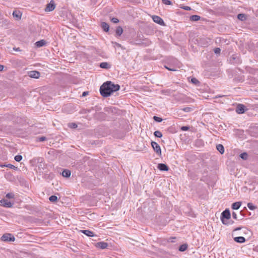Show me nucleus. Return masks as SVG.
I'll use <instances>...</instances> for the list:
<instances>
[{"instance_id": "nucleus-1", "label": "nucleus", "mask_w": 258, "mask_h": 258, "mask_svg": "<svg viewBox=\"0 0 258 258\" xmlns=\"http://www.w3.org/2000/svg\"><path fill=\"white\" fill-rule=\"evenodd\" d=\"M120 88L119 85L114 84L111 82H106L100 87L101 95L105 97L110 96L112 93L118 91Z\"/></svg>"}, {"instance_id": "nucleus-2", "label": "nucleus", "mask_w": 258, "mask_h": 258, "mask_svg": "<svg viewBox=\"0 0 258 258\" xmlns=\"http://www.w3.org/2000/svg\"><path fill=\"white\" fill-rule=\"evenodd\" d=\"M231 215L228 209H226L222 213L221 216V220L223 224H228V221L230 219Z\"/></svg>"}, {"instance_id": "nucleus-3", "label": "nucleus", "mask_w": 258, "mask_h": 258, "mask_svg": "<svg viewBox=\"0 0 258 258\" xmlns=\"http://www.w3.org/2000/svg\"><path fill=\"white\" fill-rule=\"evenodd\" d=\"M151 146L154 149V151L158 154L159 156L161 155V150L160 146L155 142H151Z\"/></svg>"}, {"instance_id": "nucleus-4", "label": "nucleus", "mask_w": 258, "mask_h": 258, "mask_svg": "<svg viewBox=\"0 0 258 258\" xmlns=\"http://www.w3.org/2000/svg\"><path fill=\"white\" fill-rule=\"evenodd\" d=\"M1 239L4 241H14L15 240L14 236L10 233H6L4 234Z\"/></svg>"}, {"instance_id": "nucleus-5", "label": "nucleus", "mask_w": 258, "mask_h": 258, "mask_svg": "<svg viewBox=\"0 0 258 258\" xmlns=\"http://www.w3.org/2000/svg\"><path fill=\"white\" fill-rule=\"evenodd\" d=\"M237 231H241V233H243L244 234L247 235H250L251 234V231L248 230L246 227H238L233 230V232H235Z\"/></svg>"}, {"instance_id": "nucleus-6", "label": "nucleus", "mask_w": 258, "mask_h": 258, "mask_svg": "<svg viewBox=\"0 0 258 258\" xmlns=\"http://www.w3.org/2000/svg\"><path fill=\"white\" fill-rule=\"evenodd\" d=\"M55 8V5L53 1H51L49 4L46 5L45 9V11L49 12L54 10Z\"/></svg>"}, {"instance_id": "nucleus-7", "label": "nucleus", "mask_w": 258, "mask_h": 258, "mask_svg": "<svg viewBox=\"0 0 258 258\" xmlns=\"http://www.w3.org/2000/svg\"><path fill=\"white\" fill-rule=\"evenodd\" d=\"M152 19L154 22L161 25H164V22L163 19L160 17L154 15L152 16Z\"/></svg>"}, {"instance_id": "nucleus-8", "label": "nucleus", "mask_w": 258, "mask_h": 258, "mask_svg": "<svg viewBox=\"0 0 258 258\" xmlns=\"http://www.w3.org/2000/svg\"><path fill=\"white\" fill-rule=\"evenodd\" d=\"M0 205L7 208L12 207L13 204L9 201L6 199H2L0 201Z\"/></svg>"}, {"instance_id": "nucleus-9", "label": "nucleus", "mask_w": 258, "mask_h": 258, "mask_svg": "<svg viewBox=\"0 0 258 258\" xmlns=\"http://www.w3.org/2000/svg\"><path fill=\"white\" fill-rule=\"evenodd\" d=\"M29 76L32 78L38 79L40 77V73L36 71H32L29 72Z\"/></svg>"}, {"instance_id": "nucleus-10", "label": "nucleus", "mask_w": 258, "mask_h": 258, "mask_svg": "<svg viewBox=\"0 0 258 258\" xmlns=\"http://www.w3.org/2000/svg\"><path fill=\"white\" fill-rule=\"evenodd\" d=\"M108 246V244L104 242H99L95 243V246L101 249H104Z\"/></svg>"}, {"instance_id": "nucleus-11", "label": "nucleus", "mask_w": 258, "mask_h": 258, "mask_svg": "<svg viewBox=\"0 0 258 258\" xmlns=\"http://www.w3.org/2000/svg\"><path fill=\"white\" fill-rule=\"evenodd\" d=\"M245 106L242 104H238L237 106L236 111L239 114H241L244 112Z\"/></svg>"}, {"instance_id": "nucleus-12", "label": "nucleus", "mask_w": 258, "mask_h": 258, "mask_svg": "<svg viewBox=\"0 0 258 258\" xmlns=\"http://www.w3.org/2000/svg\"><path fill=\"white\" fill-rule=\"evenodd\" d=\"M158 168L161 171H168L169 170V167L163 163L158 164Z\"/></svg>"}, {"instance_id": "nucleus-13", "label": "nucleus", "mask_w": 258, "mask_h": 258, "mask_svg": "<svg viewBox=\"0 0 258 258\" xmlns=\"http://www.w3.org/2000/svg\"><path fill=\"white\" fill-rule=\"evenodd\" d=\"M234 240L238 243H244L245 241V239L242 236H238L234 238Z\"/></svg>"}, {"instance_id": "nucleus-14", "label": "nucleus", "mask_w": 258, "mask_h": 258, "mask_svg": "<svg viewBox=\"0 0 258 258\" xmlns=\"http://www.w3.org/2000/svg\"><path fill=\"white\" fill-rule=\"evenodd\" d=\"M46 43L45 40H41L40 41H37L35 43V44L36 46V47H42V46H43L45 45Z\"/></svg>"}, {"instance_id": "nucleus-15", "label": "nucleus", "mask_w": 258, "mask_h": 258, "mask_svg": "<svg viewBox=\"0 0 258 258\" xmlns=\"http://www.w3.org/2000/svg\"><path fill=\"white\" fill-rule=\"evenodd\" d=\"M102 28L105 32H108L109 29V26L108 24L105 22H102L101 24Z\"/></svg>"}, {"instance_id": "nucleus-16", "label": "nucleus", "mask_w": 258, "mask_h": 258, "mask_svg": "<svg viewBox=\"0 0 258 258\" xmlns=\"http://www.w3.org/2000/svg\"><path fill=\"white\" fill-rule=\"evenodd\" d=\"M241 203L240 202L234 203L232 205V208L234 210H237L240 208V207L241 206Z\"/></svg>"}, {"instance_id": "nucleus-17", "label": "nucleus", "mask_w": 258, "mask_h": 258, "mask_svg": "<svg viewBox=\"0 0 258 258\" xmlns=\"http://www.w3.org/2000/svg\"><path fill=\"white\" fill-rule=\"evenodd\" d=\"M216 148L217 150L221 154H223L224 152V148L223 146L221 144H218L216 146Z\"/></svg>"}, {"instance_id": "nucleus-18", "label": "nucleus", "mask_w": 258, "mask_h": 258, "mask_svg": "<svg viewBox=\"0 0 258 258\" xmlns=\"http://www.w3.org/2000/svg\"><path fill=\"white\" fill-rule=\"evenodd\" d=\"M80 231L88 236L92 237V236H94L93 232H92L90 230H81Z\"/></svg>"}, {"instance_id": "nucleus-19", "label": "nucleus", "mask_w": 258, "mask_h": 258, "mask_svg": "<svg viewBox=\"0 0 258 258\" xmlns=\"http://www.w3.org/2000/svg\"><path fill=\"white\" fill-rule=\"evenodd\" d=\"M100 67L102 69H109L110 68V66L106 62H103L100 64Z\"/></svg>"}, {"instance_id": "nucleus-20", "label": "nucleus", "mask_w": 258, "mask_h": 258, "mask_svg": "<svg viewBox=\"0 0 258 258\" xmlns=\"http://www.w3.org/2000/svg\"><path fill=\"white\" fill-rule=\"evenodd\" d=\"M62 175L65 177H69L71 175V171L69 170H64L62 172Z\"/></svg>"}, {"instance_id": "nucleus-21", "label": "nucleus", "mask_w": 258, "mask_h": 258, "mask_svg": "<svg viewBox=\"0 0 258 258\" xmlns=\"http://www.w3.org/2000/svg\"><path fill=\"white\" fill-rule=\"evenodd\" d=\"M201 17L198 15H192L190 17V20L191 21H198L200 20Z\"/></svg>"}, {"instance_id": "nucleus-22", "label": "nucleus", "mask_w": 258, "mask_h": 258, "mask_svg": "<svg viewBox=\"0 0 258 258\" xmlns=\"http://www.w3.org/2000/svg\"><path fill=\"white\" fill-rule=\"evenodd\" d=\"M13 16L14 17L17 18L18 19H20L21 17V14L20 12L15 11L13 12Z\"/></svg>"}, {"instance_id": "nucleus-23", "label": "nucleus", "mask_w": 258, "mask_h": 258, "mask_svg": "<svg viewBox=\"0 0 258 258\" xmlns=\"http://www.w3.org/2000/svg\"><path fill=\"white\" fill-rule=\"evenodd\" d=\"M123 32V30L122 28L120 26H118L116 28V33L117 35L120 36Z\"/></svg>"}, {"instance_id": "nucleus-24", "label": "nucleus", "mask_w": 258, "mask_h": 258, "mask_svg": "<svg viewBox=\"0 0 258 258\" xmlns=\"http://www.w3.org/2000/svg\"><path fill=\"white\" fill-rule=\"evenodd\" d=\"M0 166L2 167H9L10 168L14 169H16L17 168V167H15L14 165L11 164H8L7 165H1Z\"/></svg>"}, {"instance_id": "nucleus-25", "label": "nucleus", "mask_w": 258, "mask_h": 258, "mask_svg": "<svg viewBox=\"0 0 258 258\" xmlns=\"http://www.w3.org/2000/svg\"><path fill=\"white\" fill-rule=\"evenodd\" d=\"M187 248V245L185 244H182L180 246L179 248V250L180 251H185Z\"/></svg>"}, {"instance_id": "nucleus-26", "label": "nucleus", "mask_w": 258, "mask_h": 258, "mask_svg": "<svg viewBox=\"0 0 258 258\" xmlns=\"http://www.w3.org/2000/svg\"><path fill=\"white\" fill-rule=\"evenodd\" d=\"M180 110H182L184 112H189L192 111L193 108L191 107H184V108L181 109Z\"/></svg>"}, {"instance_id": "nucleus-27", "label": "nucleus", "mask_w": 258, "mask_h": 258, "mask_svg": "<svg viewBox=\"0 0 258 258\" xmlns=\"http://www.w3.org/2000/svg\"><path fill=\"white\" fill-rule=\"evenodd\" d=\"M237 18L239 20L241 21H244L246 19L245 15L243 14H238L237 16Z\"/></svg>"}, {"instance_id": "nucleus-28", "label": "nucleus", "mask_w": 258, "mask_h": 258, "mask_svg": "<svg viewBox=\"0 0 258 258\" xmlns=\"http://www.w3.org/2000/svg\"><path fill=\"white\" fill-rule=\"evenodd\" d=\"M154 135L155 137L157 138H161L162 137V134L161 132L159 131H156L154 132Z\"/></svg>"}, {"instance_id": "nucleus-29", "label": "nucleus", "mask_w": 258, "mask_h": 258, "mask_svg": "<svg viewBox=\"0 0 258 258\" xmlns=\"http://www.w3.org/2000/svg\"><path fill=\"white\" fill-rule=\"evenodd\" d=\"M49 200L51 202H55L57 200V197L55 196H51L49 198Z\"/></svg>"}, {"instance_id": "nucleus-30", "label": "nucleus", "mask_w": 258, "mask_h": 258, "mask_svg": "<svg viewBox=\"0 0 258 258\" xmlns=\"http://www.w3.org/2000/svg\"><path fill=\"white\" fill-rule=\"evenodd\" d=\"M22 159V156L20 155H16L15 157V160L17 162H20Z\"/></svg>"}, {"instance_id": "nucleus-31", "label": "nucleus", "mask_w": 258, "mask_h": 258, "mask_svg": "<svg viewBox=\"0 0 258 258\" xmlns=\"http://www.w3.org/2000/svg\"><path fill=\"white\" fill-rule=\"evenodd\" d=\"M165 67L166 68V69H167V70H169V71H176L177 70V68H179V67L178 66V67H168L167 66H165Z\"/></svg>"}, {"instance_id": "nucleus-32", "label": "nucleus", "mask_w": 258, "mask_h": 258, "mask_svg": "<svg viewBox=\"0 0 258 258\" xmlns=\"http://www.w3.org/2000/svg\"><path fill=\"white\" fill-rule=\"evenodd\" d=\"M240 157L242 159L246 160L247 158V154L246 153H243L240 154Z\"/></svg>"}, {"instance_id": "nucleus-33", "label": "nucleus", "mask_w": 258, "mask_h": 258, "mask_svg": "<svg viewBox=\"0 0 258 258\" xmlns=\"http://www.w3.org/2000/svg\"><path fill=\"white\" fill-rule=\"evenodd\" d=\"M163 3L166 5H170L172 4V3L169 0H162Z\"/></svg>"}, {"instance_id": "nucleus-34", "label": "nucleus", "mask_w": 258, "mask_h": 258, "mask_svg": "<svg viewBox=\"0 0 258 258\" xmlns=\"http://www.w3.org/2000/svg\"><path fill=\"white\" fill-rule=\"evenodd\" d=\"M69 126L71 128H76L77 127V125L75 123H71L69 124Z\"/></svg>"}, {"instance_id": "nucleus-35", "label": "nucleus", "mask_w": 258, "mask_h": 258, "mask_svg": "<svg viewBox=\"0 0 258 258\" xmlns=\"http://www.w3.org/2000/svg\"><path fill=\"white\" fill-rule=\"evenodd\" d=\"M6 197L8 199H13L14 197V195L13 193H8L6 195Z\"/></svg>"}, {"instance_id": "nucleus-36", "label": "nucleus", "mask_w": 258, "mask_h": 258, "mask_svg": "<svg viewBox=\"0 0 258 258\" xmlns=\"http://www.w3.org/2000/svg\"><path fill=\"white\" fill-rule=\"evenodd\" d=\"M154 119L158 122H160L162 121V119L161 118L155 116H154Z\"/></svg>"}, {"instance_id": "nucleus-37", "label": "nucleus", "mask_w": 258, "mask_h": 258, "mask_svg": "<svg viewBox=\"0 0 258 258\" xmlns=\"http://www.w3.org/2000/svg\"><path fill=\"white\" fill-rule=\"evenodd\" d=\"M247 207L250 210H254L255 208L254 206H253L251 203H248Z\"/></svg>"}, {"instance_id": "nucleus-38", "label": "nucleus", "mask_w": 258, "mask_h": 258, "mask_svg": "<svg viewBox=\"0 0 258 258\" xmlns=\"http://www.w3.org/2000/svg\"><path fill=\"white\" fill-rule=\"evenodd\" d=\"M181 9L186 10V11H190L191 10V8L188 6H182L180 7Z\"/></svg>"}, {"instance_id": "nucleus-39", "label": "nucleus", "mask_w": 258, "mask_h": 258, "mask_svg": "<svg viewBox=\"0 0 258 258\" xmlns=\"http://www.w3.org/2000/svg\"><path fill=\"white\" fill-rule=\"evenodd\" d=\"M111 21L114 23H117L119 22V20L117 18H113L111 19Z\"/></svg>"}, {"instance_id": "nucleus-40", "label": "nucleus", "mask_w": 258, "mask_h": 258, "mask_svg": "<svg viewBox=\"0 0 258 258\" xmlns=\"http://www.w3.org/2000/svg\"><path fill=\"white\" fill-rule=\"evenodd\" d=\"M181 130L183 131H186L189 130V127L187 126H183L181 127Z\"/></svg>"}, {"instance_id": "nucleus-41", "label": "nucleus", "mask_w": 258, "mask_h": 258, "mask_svg": "<svg viewBox=\"0 0 258 258\" xmlns=\"http://www.w3.org/2000/svg\"><path fill=\"white\" fill-rule=\"evenodd\" d=\"M220 49L219 48H216L214 50V52L216 53V54H219L220 52Z\"/></svg>"}, {"instance_id": "nucleus-42", "label": "nucleus", "mask_w": 258, "mask_h": 258, "mask_svg": "<svg viewBox=\"0 0 258 258\" xmlns=\"http://www.w3.org/2000/svg\"><path fill=\"white\" fill-rule=\"evenodd\" d=\"M191 82L192 83H193L194 84H196L197 83L199 82V81H198L197 79H196V78H192L191 79Z\"/></svg>"}, {"instance_id": "nucleus-43", "label": "nucleus", "mask_w": 258, "mask_h": 258, "mask_svg": "<svg viewBox=\"0 0 258 258\" xmlns=\"http://www.w3.org/2000/svg\"><path fill=\"white\" fill-rule=\"evenodd\" d=\"M232 215L233 218H234L235 219H237V215H236V213L233 212Z\"/></svg>"}, {"instance_id": "nucleus-44", "label": "nucleus", "mask_w": 258, "mask_h": 258, "mask_svg": "<svg viewBox=\"0 0 258 258\" xmlns=\"http://www.w3.org/2000/svg\"><path fill=\"white\" fill-rule=\"evenodd\" d=\"M45 140V137H42L39 138V141L42 142Z\"/></svg>"}, {"instance_id": "nucleus-45", "label": "nucleus", "mask_w": 258, "mask_h": 258, "mask_svg": "<svg viewBox=\"0 0 258 258\" xmlns=\"http://www.w3.org/2000/svg\"><path fill=\"white\" fill-rule=\"evenodd\" d=\"M4 68V67L3 65L0 64V71H2Z\"/></svg>"}, {"instance_id": "nucleus-46", "label": "nucleus", "mask_w": 258, "mask_h": 258, "mask_svg": "<svg viewBox=\"0 0 258 258\" xmlns=\"http://www.w3.org/2000/svg\"><path fill=\"white\" fill-rule=\"evenodd\" d=\"M88 92H84L83 93V96H86L87 94H88Z\"/></svg>"}]
</instances>
